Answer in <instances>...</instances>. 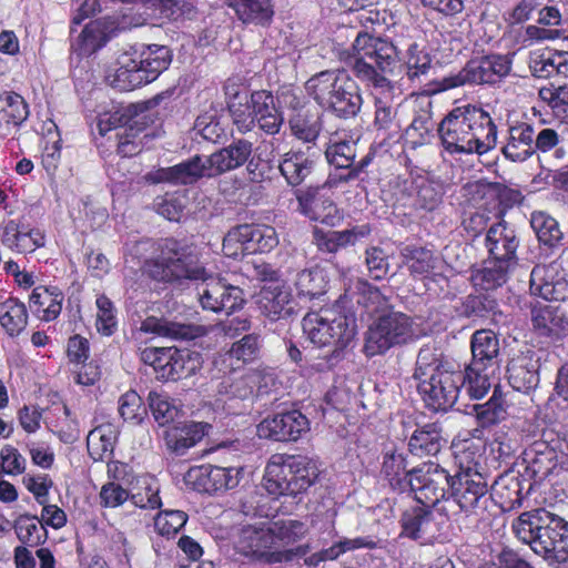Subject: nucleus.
Here are the masks:
<instances>
[{
	"label": "nucleus",
	"mask_w": 568,
	"mask_h": 568,
	"mask_svg": "<svg viewBox=\"0 0 568 568\" xmlns=\"http://www.w3.org/2000/svg\"><path fill=\"white\" fill-rule=\"evenodd\" d=\"M535 128L526 122L509 126L503 154L513 162H524L534 155Z\"/></svg>",
	"instance_id": "nucleus-32"
},
{
	"label": "nucleus",
	"mask_w": 568,
	"mask_h": 568,
	"mask_svg": "<svg viewBox=\"0 0 568 568\" xmlns=\"http://www.w3.org/2000/svg\"><path fill=\"white\" fill-rule=\"evenodd\" d=\"M484 244L488 252V257L507 260V262L518 264L517 250L519 239L515 229L505 221L493 223L488 227Z\"/></svg>",
	"instance_id": "nucleus-19"
},
{
	"label": "nucleus",
	"mask_w": 568,
	"mask_h": 568,
	"mask_svg": "<svg viewBox=\"0 0 568 568\" xmlns=\"http://www.w3.org/2000/svg\"><path fill=\"white\" fill-rule=\"evenodd\" d=\"M235 550L252 560L275 564L272 559L277 549L274 547L270 523L244 525L234 541Z\"/></svg>",
	"instance_id": "nucleus-15"
},
{
	"label": "nucleus",
	"mask_w": 568,
	"mask_h": 568,
	"mask_svg": "<svg viewBox=\"0 0 568 568\" xmlns=\"http://www.w3.org/2000/svg\"><path fill=\"white\" fill-rule=\"evenodd\" d=\"M247 253H266L278 244V236L273 226L264 224H242Z\"/></svg>",
	"instance_id": "nucleus-46"
},
{
	"label": "nucleus",
	"mask_w": 568,
	"mask_h": 568,
	"mask_svg": "<svg viewBox=\"0 0 568 568\" xmlns=\"http://www.w3.org/2000/svg\"><path fill=\"white\" fill-rule=\"evenodd\" d=\"M530 292L546 301H564L568 284L554 265H536L530 274Z\"/></svg>",
	"instance_id": "nucleus-23"
},
{
	"label": "nucleus",
	"mask_w": 568,
	"mask_h": 568,
	"mask_svg": "<svg viewBox=\"0 0 568 568\" xmlns=\"http://www.w3.org/2000/svg\"><path fill=\"white\" fill-rule=\"evenodd\" d=\"M550 151L554 152L557 160H564L568 155L565 128L561 124L556 128L540 126L535 129L534 154H546Z\"/></svg>",
	"instance_id": "nucleus-39"
},
{
	"label": "nucleus",
	"mask_w": 568,
	"mask_h": 568,
	"mask_svg": "<svg viewBox=\"0 0 568 568\" xmlns=\"http://www.w3.org/2000/svg\"><path fill=\"white\" fill-rule=\"evenodd\" d=\"M109 40V30L101 20L90 21L72 42V49L79 55H90L102 48Z\"/></svg>",
	"instance_id": "nucleus-45"
},
{
	"label": "nucleus",
	"mask_w": 568,
	"mask_h": 568,
	"mask_svg": "<svg viewBox=\"0 0 568 568\" xmlns=\"http://www.w3.org/2000/svg\"><path fill=\"white\" fill-rule=\"evenodd\" d=\"M242 475V467L202 465L191 468L186 474V480L199 491L217 494L237 487Z\"/></svg>",
	"instance_id": "nucleus-17"
},
{
	"label": "nucleus",
	"mask_w": 568,
	"mask_h": 568,
	"mask_svg": "<svg viewBox=\"0 0 568 568\" xmlns=\"http://www.w3.org/2000/svg\"><path fill=\"white\" fill-rule=\"evenodd\" d=\"M252 151L253 143L251 141L239 139L206 156L209 178L239 169L248 161Z\"/></svg>",
	"instance_id": "nucleus-20"
},
{
	"label": "nucleus",
	"mask_w": 568,
	"mask_h": 568,
	"mask_svg": "<svg viewBox=\"0 0 568 568\" xmlns=\"http://www.w3.org/2000/svg\"><path fill=\"white\" fill-rule=\"evenodd\" d=\"M27 324L28 312L22 302L11 297L0 303V325L9 336H18Z\"/></svg>",
	"instance_id": "nucleus-48"
},
{
	"label": "nucleus",
	"mask_w": 568,
	"mask_h": 568,
	"mask_svg": "<svg viewBox=\"0 0 568 568\" xmlns=\"http://www.w3.org/2000/svg\"><path fill=\"white\" fill-rule=\"evenodd\" d=\"M261 312L272 321L295 313V303L287 286L280 283L265 285L257 300Z\"/></svg>",
	"instance_id": "nucleus-22"
},
{
	"label": "nucleus",
	"mask_w": 568,
	"mask_h": 568,
	"mask_svg": "<svg viewBox=\"0 0 568 568\" xmlns=\"http://www.w3.org/2000/svg\"><path fill=\"white\" fill-rule=\"evenodd\" d=\"M325 155L329 164L339 168H352L356 158V142L346 134L335 132L331 135Z\"/></svg>",
	"instance_id": "nucleus-49"
},
{
	"label": "nucleus",
	"mask_w": 568,
	"mask_h": 568,
	"mask_svg": "<svg viewBox=\"0 0 568 568\" xmlns=\"http://www.w3.org/2000/svg\"><path fill=\"white\" fill-rule=\"evenodd\" d=\"M510 386L521 393H529L539 384V361L532 355L523 354L513 358L507 367Z\"/></svg>",
	"instance_id": "nucleus-29"
},
{
	"label": "nucleus",
	"mask_w": 568,
	"mask_h": 568,
	"mask_svg": "<svg viewBox=\"0 0 568 568\" xmlns=\"http://www.w3.org/2000/svg\"><path fill=\"white\" fill-rule=\"evenodd\" d=\"M511 70V60L504 54H490L470 60L456 73L433 83V92L439 93L463 85L495 84Z\"/></svg>",
	"instance_id": "nucleus-11"
},
{
	"label": "nucleus",
	"mask_w": 568,
	"mask_h": 568,
	"mask_svg": "<svg viewBox=\"0 0 568 568\" xmlns=\"http://www.w3.org/2000/svg\"><path fill=\"white\" fill-rule=\"evenodd\" d=\"M148 399L151 413L160 426L169 425L179 417L180 408L168 395L150 392Z\"/></svg>",
	"instance_id": "nucleus-58"
},
{
	"label": "nucleus",
	"mask_w": 568,
	"mask_h": 568,
	"mask_svg": "<svg viewBox=\"0 0 568 568\" xmlns=\"http://www.w3.org/2000/svg\"><path fill=\"white\" fill-rule=\"evenodd\" d=\"M452 475L435 463H426L406 473L405 485L417 503L434 508L440 515V506L449 495Z\"/></svg>",
	"instance_id": "nucleus-12"
},
{
	"label": "nucleus",
	"mask_w": 568,
	"mask_h": 568,
	"mask_svg": "<svg viewBox=\"0 0 568 568\" xmlns=\"http://www.w3.org/2000/svg\"><path fill=\"white\" fill-rule=\"evenodd\" d=\"M159 250V255L146 263V272L152 278L173 283L183 280L197 281L204 275V267L186 243L164 239Z\"/></svg>",
	"instance_id": "nucleus-8"
},
{
	"label": "nucleus",
	"mask_w": 568,
	"mask_h": 568,
	"mask_svg": "<svg viewBox=\"0 0 568 568\" xmlns=\"http://www.w3.org/2000/svg\"><path fill=\"white\" fill-rule=\"evenodd\" d=\"M134 60V52H124L118 59V68L109 75L110 84L120 91H131L145 84Z\"/></svg>",
	"instance_id": "nucleus-41"
},
{
	"label": "nucleus",
	"mask_w": 568,
	"mask_h": 568,
	"mask_svg": "<svg viewBox=\"0 0 568 568\" xmlns=\"http://www.w3.org/2000/svg\"><path fill=\"white\" fill-rule=\"evenodd\" d=\"M494 373L495 371L475 367L473 364H469L465 372H463L462 387L466 389L469 397L480 399L488 393L491 386L490 376Z\"/></svg>",
	"instance_id": "nucleus-54"
},
{
	"label": "nucleus",
	"mask_w": 568,
	"mask_h": 568,
	"mask_svg": "<svg viewBox=\"0 0 568 568\" xmlns=\"http://www.w3.org/2000/svg\"><path fill=\"white\" fill-rule=\"evenodd\" d=\"M326 275L320 267L303 270L297 273L294 285L300 298L313 300L326 291Z\"/></svg>",
	"instance_id": "nucleus-51"
},
{
	"label": "nucleus",
	"mask_w": 568,
	"mask_h": 568,
	"mask_svg": "<svg viewBox=\"0 0 568 568\" xmlns=\"http://www.w3.org/2000/svg\"><path fill=\"white\" fill-rule=\"evenodd\" d=\"M1 242L18 253H31L44 245V235L38 230L21 232L14 221H9L3 229Z\"/></svg>",
	"instance_id": "nucleus-42"
},
{
	"label": "nucleus",
	"mask_w": 568,
	"mask_h": 568,
	"mask_svg": "<svg viewBox=\"0 0 568 568\" xmlns=\"http://www.w3.org/2000/svg\"><path fill=\"white\" fill-rule=\"evenodd\" d=\"M245 26L268 27L274 17L273 0H223Z\"/></svg>",
	"instance_id": "nucleus-27"
},
{
	"label": "nucleus",
	"mask_w": 568,
	"mask_h": 568,
	"mask_svg": "<svg viewBox=\"0 0 568 568\" xmlns=\"http://www.w3.org/2000/svg\"><path fill=\"white\" fill-rule=\"evenodd\" d=\"M369 233L368 225H356L348 230L327 232L315 229L313 242L322 252L336 253L341 248L355 245L359 240L368 236Z\"/></svg>",
	"instance_id": "nucleus-31"
},
{
	"label": "nucleus",
	"mask_w": 568,
	"mask_h": 568,
	"mask_svg": "<svg viewBox=\"0 0 568 568\" xmlns=\"http://www.w3.org/2000/svg\"><path fill=\"white\" fill-rule=\"evenodd\" d=\"M199 281L197 300L203 310L230 314L243 306L244 294L239 286L230 285L221 277L209 274L205 270Z\"/></svg>",
	"instance_id": "nucleus-14"
},
{
	"label": "nucleus",
	"mask_w": 568,
	"mask_h": 568,
	"mask_svg": "<svg viewBox=\"0 0 568 568\" xmlns=\"http://www.w3.org/2000/svg\"><path fill=\"white\" fill-rule=\"evenodd\" d=\"M449 495L440 506V515L450 519L460 513L476 514L487 508L490 499L488 484L484 476L473 466L452 475Z\"/></svg>",
	"instance_id": "nucleus-9"
},
{
	"label": "nucleus",
	"mask_w": 568,
	"mask_h": 568,
	"mask_svg": "<svg viewBox=\"0 0 568 568\" xmlns=\"http://www.w3.org/2000/svg\"><path fill=\"white\" fill-rule=\"evenodd\" d=\"M413 205L416 210L433 212L443 202V191L438 184L423 180L416 184Z\"/></svg>",
	"instance_id": "nucleus-60"
},
{
	"label": "nucleus",
	"mask_w": 568,
	"mask_h": 568,
	"mask_svg": "<svg viewBox=\"0 0 568 568\" xmlns=\"http://www.w3.org/2000/svg\"><path fill=\"white\" fill-rule=\"evenodd\" d=\"M263 485L273 496H291L288 456L274 455L265 467Z\"/></svg>",
	"instance_id": "nucleus-37"
},
{
	"label": "nucleus",
	"mask_w": 568,
	"mask_h": 568,
	"mask_svg": "<svg viewBox=\"0 0 568 568\" xmlns=\"http://www.w3.org/2000/svg\"><path fill=\"white\" fill-rule=\"evenodd\" d=\"M355 298L357 305L362 306L364 311L374 316V318L387 311H389V302L381 291L367 283L366 281H357Z\"/></svg>",
	"instance_id": "nucleus-52"
},
{
	"label": "nucleus",
	"mask_w": 568,
	"mask_h": 568,
	"mask_svg": "<svg viewBox=\"0 0 568 568\" xmlns=\"http://www.w3.org/2000/svg\"><path fill=\"white\" fill-rule=\"evenodd\" d=\"M517 264L507 262V260H497L488 257L484 261L480 268L471 274L475 286L490 291L503 286L509 278L510 273L516 268Z\"/></svg>",
	"instance_id": "nucleus-34"
},
{
	"label": "nucleus",
	"mask_w": 568,
	"mask_h": 568,
	"mask_svg": "<svg viewBox=\"0 0 568 568\" xmlns=\"http://www.w3.org/2000/svg\"><path fill=\"white\" fill-rule=\"evenodd\" d=\"M476 418L481 427H489L500 423L507 416L505 400L501 395L494 390L493 396L485 404L474 405Z\"/></svg>",
	"instance_id": "nucleus-57"
},
{
	"label": "nucleus",
	"mask_w": 568,
	"mask_h": 568,
	"mask_svg": "<svg viewBox=\"0 0 568 568\" xmlns=\"http://www.w3.org/2000/svg\"><path fill=\"white\" fill-rule=\"evenodd\" d=\"M415 336L413 321L408 315L387 311L373 318L368 325L363 351L368 357L382 355L392 347L413 341Z\"/></svg>",
	"instance_id": "nucleus-10"
},
{
	"label": "nucleus",
	"mask_w": 568,
	"mask_h": 568,
	"mask_svg": "<svg viewBox=\"0 0 568 568\" xmlns=\"http://www.w3.org/2000/svg\"><path fill=\"white\" fill-rule=\"evenodd\" d=\"M16 532L19 540L30 547L40 545L47 538L43 524L31 516H23L17 520Z\"/></svg>",
	"instance_id": "nucleus-61"
},
{
	"label": "nucleus",
	"mask_w": 568,
	"mask_h": 568,
	"mask_svg": "<svg viewBox=\"0 0 568 568\" xmlns=\"http://www.w3.org/2000/svg\"><path fill=\"white\" fill-rule=\"evenodd\" d=\"M305 90L316 104L338 118L355 116L363 104L357 83L341 69L325 70L314 74L306 81Z\"/></svg>",
	"instance_id": "nucleus-5"
},
{
	"label": "nucleus",
	"mask_w": 568,
	"mask_h": 568,
	"mask_svg": "<svg viewBox=\"0 0 568 568\" xmlns=\"http://www.w3.org/2000/svg\"><path fill=\"white\" fill-rule=\"evenodd\" d=\"M227 109L236 130L245 134L257 125L268 135L280 132L284 116L271 91L236 92L230 98Z\"/></svg>",
	"instance_id": "nucleus-6"
},
{
	"label": "nucleus",
	"mask_w": 568,
	"mask_h": 568,
	"mask_svg": "<svg viewBox=\"0 0 568 568\" xmlns=\"http://www.w3.org/2000/svg\"><path fill=\"white\" fill-rule=\"evenodd\" d=\"M140 329L146 334L181 341L194 339L204 333L201 326L171 322L154 316L145 318L141 323Z\"/></svg>",
	"instance_id": "nucleus-33"
},
{
	"label": "nucleus",
	"mask_w": 568,
	"mask_h": 568,
	"mask_svg": "<svg viewBox=\"0 0 568 568\" xmlns=\"http://www.w3.org/2000/svg\"><path fill=\"white\" fill-rule=\"evenodd\" d=\"M139 483L141 490L131 495L132 503L143 509L159 508L162 503L156 480L153 477H144Z\"/></svg>",
	"instance_id": "nucleus-63"
},
{
	"label": "nucleus",
	"mask_w": 568,
	"mask_h": 568,
	"mask_svg": "<svg viewBox=\"0 0 568 568\" xmlns=\"http://www.w3.org/2000/svg\"><path fill=\"white\" fill-rule=\"evenodd\" d=\"M515 536L549 562L568 561V521L545 508L520 514L511 525Z\"/></svg>",
	"instance_id": "nucleus-3"
},
{
	"label": "nucleus",
	"mask_w": 568,
	"mask_h": 568,
	"mask_svg": "<svg viewBox=\"0 0 568 568\" xmlns=\"http://www.w3.org/2000/svg\"><path fill=\"white\" fill-rule=\"evenodd\" d=\"M140 359L162 381H178L197 369V354L193 357L189 351L175 347H146L140 352Z\"/></svg>",
	"instance_id": "nucleus-13"
},
{
	"label": "nucleus",
	"mask_w": 568,
	"mask_h": 568,
	"mask_svg": "<svg viewBox=\"0 0 568 568\" xmlns=\"http://www.w3.org/2000/svg\"><path fill=\"white\" fill-rule=\"evenodd\" d=\"M278 168L286 182L297 186L312 173L314 161L303 151H288L283 155Z\"/></svg>",
	"instance_id": "nucleus-43"
},
{
	"label": "nucleus",
	"mask_w": 568,
	"mask_h": 568,
	"mask_svg": "<svg viewBox=\"0 0 568 568\" xmlns=\"http://www.w3.org/2000/svg\"><path fill=\"white\" fill-rule=\"evenodd\" d=\"M274 546L281 542L284 546L293 545L308 534V527L304 521L296 519H281L270 523Z\"/></svg>",
	"instance_id": "nucleus-55"
},
{
	"label": "nucleus",
	"mask_w": 568,
	"mask_h": 568,
	"mask_svg": "<svg viewBox=\"0 0 568 568\" xmlns=\"http://www.w3.org/2000/svg\"><path fill=\"white\" fill-rule=\"evenodd\" d=\"M532 328L540 337L558 339L568 327V318L559 307L538 305L531 311Z\"/></svg>",
	"instance_id": "nucleus-30"
},
{
	"label": "nucleus",
	"mask_w": 568,
	"mask_h": 568,
	"mask_svg": "<svg viewBox=\"0 0 568 568\" xmlns=\"http://www.w3.org/2000/svg\"><path fill=\"white\" fill-rule=\"evenodd\" d=\"M402 256L410 274L416 277L429 276L440 264V258L425 247L405 246Z\"/></svg>",
	"instance_id": "nucleus-44"
},
{
	"label": "nucleus",
	"mask_w": 568,
	"mask_h": 568,
	"mask_svg": "<svg viewBox=\"0 0 568 568\" xmlns=\"http://www.w3.org/2000/svg\"><path fill=\"white\" fill-rule=\"evenodd\" d=\"M63 294L57 287L38 286L29 297L31 312L41 321L55 320L62 310Z\"/></svg>",
	"instance_id": "nucleus-36"
},
{
	"label": "nucleus",
	"mask_w": 568,
	"mask_h": 568,
	"mask_svg": "<svg viewBox=\"0 0 568 568\" xmlns=\"http://www.w3.org/2000/svg\"><path fill=\"white\" fill-rule=\"evenodd\" d=\"M207 172L206 159L195 155L176 165L162 168L150 173L149 180L153 183L191 184L203 176L209 178Z\"/></svg>",
	"instance_id": "nucleus-21"
},
{
	"label": "nucleus",
	"mask_w": 568,
	"mask_h": 568,
	"mask_svg": "<svg viewBox=\"0 0 568 568\" xmlns=\"http://www.w3.org/2000/svg\"><path fill=\"white\" fill-rule=\"evenodd\" d=\"M115 432L111 426H99L90 432L88 436V446L95 458L102 459L105 454L113 452L115 443Z\"/></svg>",
	"instance_id": "nucleus-62"
},
{
	"label": "nucleus",
	"mask_w": 568,
	"mask_h": 568,
	"mask_svg": "<svg viewBox=\"0 0 568 568\" xmlns=\"http://www.w3.org/2000/svg\"><path fill=\"white\" fill-rule=\"evenodd\" d=\"M303 332L318 347H329V361L338 359L342 351L354 339L355 321L335 310L310 312L303 318Z\"/></svg>",
	"instance_id": "nucleus-7"
},
{
	"label": "nucleus",
	"mask_w": 568,
	"mask_h": 568,
	"mask_svg": "<svg viewBox=\"0 0 568 568\" xmlns=\"http://www.w3.org/2000/svg\"><path fill=\"white\" fill-rule=\"evenodd\" d=\"M414 378L426 406L434 412H446L456 403L463 372L445 362L432 348H422L417 355Z\"/></svg>",
	"instance_id": "nucleus-4"
},
{
	"label": "nucleus",
	"mask_w": 568,
	"mask_h": 568,
	"mask_svg": "<svg viewBox=\"0 0 568 568\" xmlns=\"http://www.w3.org/2000/svg\"><path fill=\"white\" fill-rule=\"evenodd\" d=\"M396 48L395 45H393ZM397 50V49H395ZM398 57L403 61L405 74L412 82L418 81L426 75L432 68V57L424 45L410 42L405 52L396 51L394 59ZM395 63V61L393 62ZM394 64H392L393 67Z\"/></svg>",
	"instance_id": "nucleus-40"
},
{
	"label": "nucleus",
	"mask_w": 568,
	"mask_h": 568,
	"mask_svg": "<svg viewBox=\"0 0 568 568\" xmlns=\"http://www.w3.org/2000/svg\"><path fill=\"white\" fill-rule=\"evenodd\" d=\"M353 70L356 77L371 88L375 103L374 124L378 130L390 131L395 123V99L399 98L397 83L386 78L392 71L396 50L390 42L368 32H358L354 42Z\"/></svg>",
	"instance_id": "nucleus-1"
},
{
	"label": "nucleus",
	"mask_w": 568,
	"mask_h": 568,
	"mask_svg": "<svg viewBox=\"0 0 568 568\" xmlns=\"http://www.w3.org/2000/svg\"><path fill=\"white\" fill-rule=\"evenodd\" d=\"M400 527V536L419 541L422 545L432 544L440 532V524L435 520L433 511L426 506H415L404 510Z\"/></svg>",
	"instance_id": "nucleus-18"
},
{
	"label": "nucleus",
	"mask_w": 568,
	"mask_h": 568,
	"mask_svg": "<svg viewBox=\"0 0 568 568\" xmlns=\"http://www.w3.org/2000/svg\"><path fill=\"white\" fill-rule=\"evenodd\" d=\"M447 443L438 422L418 425L408 439V450L417 457L437 455Z\"/></svg>",
	"instance_id": "nucleus-25"
},
{
	"label": "nucleus",
	"mask_w": 568,
	"mask_h": 568,
	"mask_svg": "<svg viewBox=\"0 0 568 568\" xmlns=\"http://www.w3.org/2000/svg\"><path fill=\"white\" fill-rule=\"evenodd\" d=\"M481 432L479 429L464 430L452 442L454 455L459 463V470L473 466L477 469L479 459L481 458L484 444L480 439Z\"/></svg>",
	"instance_id": "nucleus-35"
},
{
	"label": "nucleus",
	"mask_w": 568,
	"mask_h": 568,
	"mask_svg": "<svg viewBox=\"0 0 568 568\" xmlns=\"http://www.w3.org/2000/svg\"><path fill=\"white\" fill-rule=\"evenodd\" d=\"M530 225L539 243L549 248H557L561 245L564 233L556 219L545 212H534L530 217Z\"/></svg>",
	"instance_id": "nucleus-47"
},
{
	"label": "nucleus",
	"mask_w": 568,
	"mask_h": 568,
	"mask_svg": "<svg viewBox=\"0 0 568 568\" xmlns=\"http://www.w3.org/2000/svg\"><path fill=\"white\" fill-rule=\"evenodd\" d=\"M28 104L20 94L16 92L0 94V123L18 126L28 119Z\"/></svg>",
	"instance_id": "nucleus-53"
},
{
	"label": "nucleus",
	"mask_w": 568,
	"mask_h": 568,
	"mask_svg": "<svg viewBox=\"0 0 568 568\" xmlns=\"http://www.w3.org/2000/svg\"><path fill=\"white\" fill-rule=\"evenodd\" d=\"M288 123L292 134L305 143L315 142L322 130L320 114L308 110L296 112Z\"/></svg>",
	"instance_id": "nucleus-50"
},
{
	"label": "nucleus",
	"mask_w": 568,
	"mask_h": 568,
	"mask_svg": "<svg viewBox=\"0 0 568 568\" xmlns=\"http://www.w3.org/2000/svg\"><path fill=\"white\" fill-rule=\"evenodd\" d=\"M310 430V420L293 409L264 418L256 427L260 438L275 442H295Z\"/></svg>",
	"instance_id": "nucleus-16"
},
{
	"label": "nucleus",
	"mask_w": 568,
	"mask_h": 568,
	"mask_svg": "<svg viewBox=\"0 0 568 568\" xmlns=\"http://www.w3.org/2000/svg\"><path fill=\"white\" fill-rule=\"evenodd\" d=\"M211 426L200 422L176 423L163 433L166 448L175 455H184L207 434Z\"/></svg>",
	"instance_id": "nucleus-24"
},
{
	"label": "nucleus",
	"mask_w": 568,
	"mask_h": 568,
	"mask_svg": "<svg viewBox=\"0 0 568 568\" xmlns=\"http://www.w3.org/2000/svg\"><path fill=\"white\" fill-rule=\"evenodd\" d=\"M437 132L444 152L452 156L483 155L497 144V125L488 112L471 103L448 111Z\"/></svg>",
	"instance_id": "nucleus-2"
},
{
	"label": "nucleus",
	"mask_w": 568,
	"mask_h": 568,
	"mask_svg": "<svg viewBox=\"0 0 568 568\" xmlns=\"http://www.w3.org/2000/svg\"><path fill=\"white\" fill-rule=\"evenodd\" d=\"M471 362L475 367L496 371L500 365V345L498 336L490 329L476 331L471 336Z\"/></svg>",
	"instance_id": "nucleus-26"
},
{
	"label": "nucleus",
	"mask_w": 568,
	"mask_h": 568,
	"mask_svg": "<svg viewBox=\"0 0 568 568\" xmlns=\"http://www.w3.org/2000/svg\"><path fill=\"white\" fill-rule=\"evenodd\" d=\"M131 52H134V60L140 68L141 75L145 84L154 81L163 71H165L171 61L172 54L168 47L159 44L142 45V50L139 51L134 48Z\"/></svg>",
	"instance_id": "nucleus-28"
},
{
	"label": "nucleus",
	"mask_w": 568,
	"mask_h": 568,
	"mask_svg": "<svg viewBox=\"0 0 568 568\" xmlns=\"http://www.w3.org/2000/svg\"><path fill=\"white\" fill-rule=\"evenodd\" d=\"M406 457L403 452H398L395 447L387 449L383 456L382 474L388 479L394 487L403 488V479L406 477Z\"/></svg>",
	"instance_id": "nucleus-59"
},
{
	"label": "nucleus",
	"mask_w": 568,
	"mask_h": 568,
	"mask_svg": "<svg viewBox=\"0 0 568 568\" xmlns=\"http://www.w3.org/2000/svg\"><path fill=\"white\" fill-rule=\"evenodd\" d=\"M288 467L291 473V496L306 491L320 475L316 460L306 456H288Z\"/></svg>",
	"instance_id": "nucleus-38"
},
{
	"label": "nucleus",
	"mask_w": 568,
	"mask_h": 568,
	"mask_svg": "<svg viewBox=\"0 0 568 568\" xmlns=\"http://www.w3.org/2000/svg\"><path fill=\"white\" fill-rule=\"evenodd\" d=\"M260 374L247 372L239 377H227L219 386V393L230 398L246 399L253 395Z\"/></svg>",
	"instance_id": "nucleus-56"
},
{
	"label": "nucleus",
	"mask_w": 568,
	"mask_h": 568,
	"mask_svg": "<svg viewBox=\"0 0 568 568\" xmlns=\"http://www.w3.org/2000/svg\"><path fill=\"white\" fill-rule=\"evenodd\" d=\"M187 521V515L182 510H162L154 518V528L159 535L172 537Z\"/></svg>",
	"instance_id": "nucleus-64"
}]
</instances>
